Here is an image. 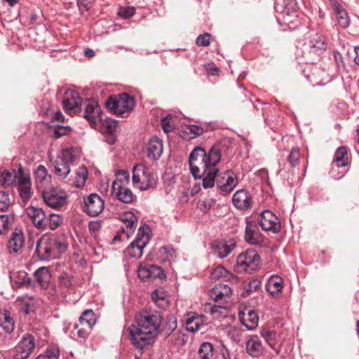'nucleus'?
I'll list each match as a JSON object with an SVG mask.
<instances>
[{
	"instance_id": "f257e3e1",
	"label": "nucleus",
	"mask_w": 359,
	"mask_h": 359,
	"mask_svg": "<svg viewBox=\"0 0 359 359\" xmlns=\"http://www.w3.org/2000/svg\"><path fill=\"white\" fill-rule=\"evenodd\" d=\"M162 320V315L157 311L144 309L136 314L128 330L131 344L140 354L154 343L160 333Z\"/></svg>"
},
{
	"instance_id": "f03ea898",
	"label": "nucleus",
	"mask_w": 359,
	"mask_h": 359,
	"mask_svg": "<svg viewBox=\"0 0 359 359\" xmlns=\"http://www.w3.org/2000/svg\"><path fill=\"white\" fill-rule=\"evenodd\" d=\"M222 158L221 144H214L207 151L201 147H196L190 153L189 163L195 179L204 178L212 172Z\"/></svg>"
},
{
	"instance_id": "7ed1b4c3",
	"label": "nucleus",
	"mask_w": 359,
	"mask_h": 359,
	"mask_svg": "<svg viewBox=\"0 0 359 359\" xmlns=\"http://www.w3.org/2000/svg\"><path fill=\"white\" fill-rule=\"evenodd\" d=\"M67 248L64 234H44L36 242V253L40 260L48 261L65 252Z\"/></svg>"
},
{
	"instance_id": "20e7f679",
	"label": "nucleus",
	"mask_w": 359,
	"mask_h": 359,
	"mask_svg": "<svg viewBox=\"0 0 359 359\" xmlns=\"http://www.w3.org/2000/svg\"><path fill=\"white\" fill-rule=\"evenodd\" d=\"M202 182L205 189L212 188L215 184L223 194H228L236 187L238 180L232 170L219 172L218 169L215 168L212 172L205 175Z\"/></svg>"
},
{
	"instance_id": "39448f33",
	"label": "nucleus",
	"mask_w": 359,
	"mask_h": 359,
	"mask_svg": "<svg viewBox=\"0 0 359 359\" xmlns=\"http://www.w3.org/2000/svg\"><path fill=\"white\" fill-rule=\"evenodd\" d=\"M85 104L83 117L91 125H97L100 123L106 128V132L113 133L116 131L117 123L110 118H104L100 106L95 100H88Z\"/></svg>"
},
{
	"instance_id": "423d86ee",
	"label": "nucleus",
	"mask_w": 359,
	"mask_h": 359,
	"mask_svg": "<svg viewBox=\"0 0 359 359\" xmlns=\"http://www.w3.org/2000/svg\"><path fill=\"white\" fill-rule=\"evenodd\" d=\"M326 48L327 43L323 35L316 32H309L306 34L302 45V52L311 63H313L314 59L323 54Z\"/></svg>"
},
{
	"instance_id": "0eeeda50",
	"label": "nucleus",
	"mask_w": 359,
	"mask_h": 359,
	"mask_svg": "<svg viewBox=\"0 0 359 359\" xmlns=\"http://www.w3.org/2000/svg\"><path fill=\"white\" fill-rule=\"evenodd\" d=\"M132 182L134 187L141 191L155 189L157 184V176L145 165L139 163L133 168Z\"/></svg>"
},
{
	"instance_id": "6e6552de",
	"label": "nucleus",
	"mask_w": 359,
	"mask_h": 359,
	"mask_svg": "<svg viewBox=\"0 0 359 359\" xmlns=\"http://www.w3.org/2000/svg\"><path fill=\"white\" fill-rule=\"evenodd\" d=\"M135 104L133 97L126 93L110 95L105 102L106 107L118 116L130 112L134 109Z\"/></svg>"
},
{
	"instance_id": "1a4fd4ad",
	"label": "nucleus",
	"mask_w": 359,
	"mask_h": 359,
	"mask_svg": "<svg viewBox=\"0 0 359 359\" xmlns=\"http://www.w3.org/2000/svg\"><path fill=\"white\" fill-rule=\"evenodd\" d=\"M260 264V257L257 252L254 250H247L237 257L234 270L238 273H251L256 271Z\"/></svg>"
},
{
	"instance_id": "9d476101",
	"label": "nucleus",
	"mask_w": 359,
	"mask_h": 359,
	"mask_svg": "<svg viewBox=\"0 0 359 359\" xmlns=\"http://www.w3.org/2000/svg\"><path fill=\"white\" fill-rule=\"evenodd\" d=\"M349 163L350 158L348 149L344 146L337 148L334 153L332 168L330 171L331 177L336 180L341 179L348 170L346 167Z\"/></svg>"
},
{
	"instance_id": "9b49d317",
	"label": "nucleus",
	"mask_w": 359,
	"mask_h": 359,
	"mask_svg": "<svg viewBox=\"0 0 359 359\" xmlns=\"http://www.w3.org/2000/svg\"><path fill=\"white\" fill-rule=\"evenodd\" d=\"M78 158L76 150L74 148L62 150L54 163V171L56 175L65 178L71 171V165Z\"/></svg>"
},
{
	"instance_id": "f8f14e48",
	"label": "nucleus",
	"mask_w": 359,
	"mask_h": 359,
	"mask_svg": "<svg viewBox=\"0 0 359 359\" xmlns=\"http://www.w3.org/2000/svg\"><path fill=\"white\" fill-rule=\"evenodd\" d=\"M42 197L44 203L53 209L61 208L67 201L65 192L57 187L44 189L42 191Z\"/></svg>"
},
{
	"instance_id": "ddd939ff",
	"label": "nucleus",
	"mask_w": 359,
	"mask_h": 359,
	"mask_svg": "<svg viewBox=\"0 0 359 359\" xmlns=\"http://www.w3.org/2000/svg\"><path fill=\"white\" fill-rule=\"evenodd\" d=\"M35 347V339L29 334H26L22 337L15 348L14 359H27Z\"/></svg>"
},
{
	"instance_id": "4468645a",
	"label": "nucleus",
	"mask_w": 359,
	"mask_h": 359,
	"mask_svg": "<svg viewBox=\"0 0 359 359\" xmlns=\"http://www.w3.org/2000/svg\"><path fill=\"white\" fill-rule=\"evenodd\" d=\"M104 206V201L97 194H91L83 198V210L89 216L99 215L102 212Z\"/></svg>"
},
{
	"instance_id": "2eb2a0df",
	"label": "nucleus",
	"mask_w": 359,
	"mask_h": 359,
	"mask_svg": "<svg viewBox=\"0 0 359 359\" xmlns=\"http://www.w3.org/2000/svg\"><path fill=\"white\" fill-rule=\"evenodd\" d=\"M236 246L233 239L215 240L211 243L210 248L212 254L219 259L228 257Z\"/></svg>"
},
{
	"instance_id": "dca6fc26",
	"label": "nucleus",
	"mask_w": 359,
	"mask_h": 359,
	"mask_svg": "<svg viewBox=\"0 0 359 359\" xmlns=\"http://www.w3.org/2000/svg\"><path fill=\"white\" fill-rule=\"evenodd\" d=\"M231 293L232 290L227 284L217 283L209 291V296L215 303L226 305Z\"/></svg>"
},
{
	"instance_id": "f3484780",
	"label": "nucleus",
	"mask_w": 359,
	"mask_h": 359,
	"mask_svg": "<svg viewBox=\"0 0 359 359\" xmlns=\"http://www.w3.org/2000/svg\"><path fill=\"white\" fill-rule=\"evenodd\" d=\"M258 224L264 231H270L274 233L280 231V222L278 218L271 211H264L258 219Z\"/></svg>"
},
{
	"instance_id": "a211bd4d",
	"label": "nucleus",
	"mask_w": 359,
	"mask_h": 359,
	"mask_svg": "<svg viewBox=\"0 0 359 359\" xmlns=\"http://www.w3.org/2000/svg\"><path fill=\"white\" fill-rule=\"evenodd\" d=\"M82 99L79 94L74 90H68L65 93L62 100V106L65 111L76 112L80 110Z\"/></svg>"
},
{
	"instance_id": "6ab92c4d",
	"label": "nucleus",
	"mask_w": 359,
	"mask_h": 359,
	"mask_svg": "<svg viewBox=\"0 0 359 359\" xmlns=\"http://www.w3.org/2000/svg\"><path fill=\"white\" fill-rule=\"evenodd\" d=\"M232 203L238 210H246L252 208V197L246 189H240L234 193Z\"/></svg>"
},
{
	"instance_id": "aec40b11",
	"label": "nucleus",
	"mask_w": 359,
	"mask_h": 359,
	"mask_svg": "<svg viewBox=\"0 0 359 359\" xmlns=\"http://www.w3.org/2000/svg\"><path fill=\"white\" fill-rule=\"evenodd\" d=\"M149 231L150 229L147 225L139 228L135 240L130 243L133 248H137V254L133 255L134 257H141L142 255L143 249L149 241Z\"/></svg>"
},
{
	"instance_id": "412c9836",
	"label": "nucleus",
	"mask_w": 359,
	"mask_h": 359,
	"mask_svg": "<svg viewBox=\"0 0 359 359\" xmlns=\"http://www.w3.org/2000/svg\"><path fill=\"white\" fill-rule=\"evenodd\" d=\"M26 212L37 229H46L47 216L42 208L30 205L26 209Z\"/></svg>"
},
{
	"instance_id": "4be33fe9",
	"label": "nucleus",
	"mask_w": 359,
	"mask_h": 359,
	"mask_svg": "<svg viewBox=\"0 0 359 359\" xmlns=\"http://www.w3.org/2000/svg\"><path fill=\"white\" fill-rule=\"evenodd\" d=\"M330 6L334 11L339 25L346 29L350 25V18L347 11L337 0H330Z\"/></svg>"
},
{
	"instance_id": "5701e85b",
	"label": "nucleus",
	"mask_w": 359,
	"mask_h": 359,
	"mask_svg": "<svg viewBox=\"0 0 359 359\" xmlns=\"http://www.w3.org/2000/svg\"><path fill=\"white\" fill-rule=\"evenodd\" d=\"M239 319L243 325L248 330H253L258 325V315L252 309H245L244 311L240 312Z\"/></svg>"
},
{
	"instance_id": "b1692460",
	"label": "nucleus",
	"mask_w": 359,
	"mask_h": 359,
	"mask_svg": "<svg viewBox=\"0 0 359 359\" xmlns=\"http://www.w3.org/2000/svg\"><path fill=\"white\" fill-rule=\"evenodd\" d=\"M118 181H114L111 187L112 193L116 195V198L124 203H132L134 198L132 191L126 186L118 187Z\"/></svg>"
},
{
	"instance_id": "393cba45",
	"label": "nucleus",
	"mask_w": 359,
	"mask_h": 359,
	"mask_svg": "<svg viewBox=\"0 0 359 359\" xmlns=\"http://www.w3.org/2000/svg\"><path fill=\"white\" fill-rule=\"evenodd\" d=\"M247 353L252 357L257 358L263 354L264 347L258 336L252 335L246 341Z\"/></svg>"
},
{
	"instance_id": "a878e982",
	"label": "nucleus",
	"mask_w": 359,
	"mask_h": 359,
	"mask_svg": "<svg viewBox=\"0 0 359 359\" xmlns=\"http://www.w3.org/2000/svg\"><path fill=\"white\" fill-rule=\"evenodd\" d=\"M147 149L149 158L158 160L163 153L162 141L156 137L151 138L147 145Z\"/></svg>"
},
{
	"instance_id": "bb28decb",
	"label": "nucleus",
	"mask_w": 359,
	"mask_h": 359,
	"mask_svg": "<svg viewBox=\"0 0 359 359\" xmlns=\"http://www.w3.org/2000/svg\"><path fill=\"white\" fill-rule=\"evenodd\" d=\"M186 330L190 332L194 333L199 330L203 325V320L196 313L190 312L187 313L182 320Z\"/></svg>"
},
{
	"instance_id": "cd10ccee",
	"label": "nucleus",
	"mask_w": 359,
	"mask_h": 359,
	"mask_svg": "<svg viewBox=\"0 0 359 359\" xmlns=\"http://www.w3.org/2000/svg\"><path fill=\"white\" fill-rule=\"evenodd\" d=\"M245 240L250 245H261L263 237L255 225L248 224L245 227Z\"/></svg>"
},
{
	"instance_id": "c85d7f7f",
	"label": "nucleus",
	"mask_w": 359,
	"mask_h": 359,
	"mask_svg": "<svg viewBox=\"0 0 359 359\" xmlns=\"http://www.w3.org/2000/svg\"><path fill=\"white\" fill-rule=\"evenodd\" d=\"M13 286L16 287H32L34 285L32 279L28 276L25 271H18L13 272L10 276Z\"/></svg>"
},
{
	"instance_id": "c756f323",
	"label": "nucleus",
	"mask_w": 359,
	"mask_h": 359,
	"mask_svg": "<svg viewBox=\"0 0 359 359\" xmlns=\"http://www.w3.org/2000/svg\"><path fill=\"white\" fill-rule=\"evenodd\" d=\"M24 236L21 231L13 232L8 240V249L10 252H18L24 245Z\"/></svg>"
},
{
	"instance_id": "7c9ffc66",
	"label": "nucleus",
	"mask_w": 359,
	"mask_h": 359,
	"mask_svg": "<svg viewBox=\"0 0 359 359\" xmlns=\"http://www.w3.org/2000/svg\"><path fill=\"white\" fill-rule=\"evenodd\" d=\"M283 280L278 276H272L266 284V290L273 297L278 295L283 289Z\"/></svg>"
},
{
	"instance_id": "2f4dec72",
	"label": "nucleus",
	"mask_w": 359,
	"mask_h": 359,
	"mask_svg": "<svg viewBox=\"0 0 359 359\" xmlns=\"http://www.w3.org/2000/svg\"><path fill=\"white\" fill-rule=\"evenodd\" d=\"M0 326L6 333H11L15 327V321L6 309H0Z\"/></svg>"
},
{
	"instance_id": "473e14b6",
	"label": "nucleus",
	"mask_w": 359,
	"mask_h": 359,
	"mask_svg": "<svg viewBox=\"0 0 359 359\" xmlns=\"http://www.w3.org/2000/svg\"><path fill=\"white\" fill-rule=\"evenodd\" d=\"M34 177L38 188L40 187L42 188L50 182L51 177L48 175L46 167L43 165H39L34 171Z\"/></svg>"
},
{
	"instance_id": "72a5a7b5",
	"label": "nucleus",
	"mask_w": 359,
	"mask_h": 359,
	"mask_svg": "<svg viewBox=\"0 0 359 359\" xmlns=\"http://www.w3.org/2000/svg\"><path fill=\"white\" fill-rule=\"evenodd\" d=\"M177 327V317L173 314H170L166 317L165 322L160 329V332L165 336H169L176 330Z\"/></svg>"
},
{
	"instance_id": "f704fd0d",
	"label": "nucleus",
	"mask_w": 359,
	"mask_h": 359,
	"mask_svg": "<svg viewBox=\"0 0 359 359\" xmlns=\"http://www.w3.org/2000/svg\"><path fill=\"white\" fill-rule=\"evenodd\" d=\"M17 172L14 169L4 170L0 176V184L4 187L15 185Z\"/></svg>"
},
{
	"instance_id": "c9c22d12",
	"label": "nucleus",
	"mask_w": 359,
	"mask_h": 359,
	"mask_svg": "<svg viewBox=\"0 0 359 359\" xmlns=\"http://www.w3.org/2000/svg\"><path fill=\"white\" fill-rule=\"evenodd\" d=\"M154 271H157V273L154 275L158 278L164 276L163 271L161 267L151 266L150 268H140L137 271V274L140 278L145 280L152 276Z\"/></svg>"
},
{
	"instance_id": "e433bc0d",
	"label": "nucleus",
	"mask_w": 359,
	"mask_h": 359,
	"mask_svg": "<svg viewBox=\"0 0 359 359\" xmlns=\"http://www.w3.org/2000/svg\"><path fill=\"white\" fill-rule=\"evenodd\" d=\"M215 347L210 342H203L198 350L199 359H212L214 355Z\"/></svg>"
},
{
	"instance_id": "4c0bfd02",
	"label": "nucleus",
	"mask_w": 359,
	"mask_h": 359,
	"mask_svg": "<svg viewBox=\"0 0 359 359\" xmlns=\"http://www.w3.org/2000/svg\"><path fill=\"white\" fill-rule=\"evenodd\" d=\"M34 276L41 287H46L48 285L50 274L47 268H39L34 271Z\"/></svg>"
},
{
	"instance_id": "58836bf2",
	"label": "nucleus",
	"mask_w": 359,
	"mask_h": 359,
	"mask_svg": "<svg viewBox=\"0 0 359 359\" xmlns=\"http://www.w3.org/2000/svg\"><path fill=\"white\" fill-rule=\"evenodd\" d=\"M88 172L86 167L81 166L79 168L74 180V184L78 188L83 187L88 178Z\"/></svg>"
},
{
	"instance_id": "ea45409f",
	"label": "nucleus",
	"mask_w": 359,
	"mask_h": 359,
	"mask_svg": "<svg viewBox=\"0 0 359 359\" xmlns=\"http://www.w3.org/2000/svg\"><path fill=\"white\" fill-rule=\"evenodd\" d=\"M81 324H86L89 328H92L95 324V313L93 310H86L79 318Z\"/></svg>"
},
{
	"instance_id": "a19ab883",
	"label": "nucleus",
	"mask_w": 359,
	"mask_h": 359,
	"mask_svg": "<svg viewBox=\"0 0 359 359\" xmlns=\"http://www.w3.org/2000/svg\"><path fill=\"white\" fill-rule=\"evenodd\" d=\"M226 305L220 304H207L205 306V311L210 313L214 318H219L221 316V310L226 309Z\"/></svg>"
},
{
	"instance_id": "79ce46f5",
	"label": "nucleus",
	"mask_w": 359,
	"mask_h": 359,
	"mask_svg": "<svg viewBox=\"0 0 359 359\" xmlns=\"http://www.w3.org/2000/svg\"><path fill=\"white\" fill-rule=\"evenodd\" d=\"M63 222V218L57 214H49L46 221V229L49 228L51 230L56 229Z\"/></svg>"
},
{
	"instance_id": "37998d69",
	"label": "nucleus",
	"mask_w": 359,
	"mask_h": 359,
	"mask_svg": "<svg viewBox=\"0 0 359 359\" xmlns=\"http://www.w3.org/2000/svg\"><path fill=\"white\" fill-rule=\"evenodd\" d=\"M215 359H231L229 350L222 341H219L215 349Z\"/></svg>"
},
{
	"instance_id": "c03bdc74",
	"label": "nucleus",
	"mask_w": 359,
	"mask_h": 359,
	"mask_svg": "<svg viewBox=\"0 0 359 359\" xmlns=\"http://www.w3.org/2000/svg\"><path fill=\"white\" fill-rule=\"evenodd\" d=\"M230 276L231 273L222 265L217 266L211 273V277L214 280L228 279Z\"/></svg>"
},
{
	"instance_id": "a18cd8bd",
	"label": "nucleus",
	"mask_w": 359,
	"mask_h": 359,
	"mask_svg": "<svg viewBox=\"0 0 359 359\" xmlns=\"http://www.w3.org/2000/svg\"><path fill=\"white\" fill-rule=\"evenodd\" d=\"M11 205V198L9 194L5 191H0V211H6Z\"/></svg>"
},
{
	"instance_id": "49530a36",
	"label": "nucleus",
	"mask_w": 359,
	"mask_h": 359,
	"mask_svg": "<svg viewBox=\"0 0 359 359\" xmlns=\"http://www.w3.org/2000/svg\"><path fill=\"white\" fill-rule=\"evenodd\" d=\"M300 150L299 148L292 147L290 150V154L287 156V160L292 167H296L299 163Z\"/></svg>"
},
{
	"instance_id": "de8ad7c7",
	"label": "nucleus",
	"mask_w": 359,
	"mask_h": 359,
	"mask_svg": "<svg viewBox=\"0 0 359 359\" xmlns=\"http://www.w3.org/2000/svg\"><path fill=\"white\" fill-rule=\"evenodd\" d=\"M116 175L118 177L114 181H118V187H123L129 183V172L124 170H118L116 171Z\"/></svg>"
},
{
	"instance_id": "09e8293b",
	"label": "nucleus",
	"mask_w": 359,
	"mask_h": 359,
	"mask_svg": "<svg viewBox=\"0 0 359 359\" xmlns=\"http://www.w3.org/2000/svg\"><path fill=\"white\" fill-rule=\"evenodd\" d=\"M19 195L23 201H27L32 196L31 184L18 187Z\"/></svg>"
},
{
	"instance_id": "8fccbe9b",
	"label": "nucleus",
	"mask_w": 359,
	"mask_h": 359,
	"mask_svg": "<svg viewBox=\"0 0 359 359\" xmlns=\"http://www.w3.org/2000/svg\"><path fill=\"white\" fill-rule=\"evenodd\" d=\"M185 132L190 135L189 137L191 139H193L198 136L201 135L203 133L204 130L201 126H198L196 125H191V126H188L185 128Z\"/></svg>"
},
{
	"instance_id": "3c124183",
	"label": "nucleus",
	"mask_w": 359,
	"mask_h": 359,
	"mask_svg": "<svg viewBox=\"0 0 359 359\" xmlns=\"http://www.w3.org/2000/svg\"><path fill=\"white\" fill-rule=\"evenodd\" d=\"M31 184L30 178L28 176H25L23 172L22 168L20 167L17 172L15 185L18 187Z\"/></svg>"
},
{
	"instance_id": "603ef678",
	"label": "nucleus",
	"mask_w": 359,
	"mask_h": 359,
	"mask_svg": "<svg viewBox=\"0 0 359 359\" xmlns=\"http://www.w3.org/2000/svg\"><path fill=\"white\" fill-rule=\"evenodd\" d=\"M135 13V8L133 6L121 7L117 13L118 15L123 19H128Z\"/></svg>"
},
{
	"instance_id": "864d4df0",
	"label": "nucleus",
	"mask_w": 359,
	"mask_h": 359,
	"mask_svg": "<svg viewBox=\"0 0 359 359\" xmlns=\"http://www.w3.org/2000/svg\"><path fill=\"white\" fill-rule=\"evenodd\" d=\"M215 204V201L213 198H209L205 200L199 201L198 206L203 212H207Z\"/></svg>"
},
{
	"instance_id": "5fc2aeb1",
	"label": "nucleus",
	"mask_w": 359,
	"mask_h": 359,
	"mask_svg": "<svg viewBox=\"0 0 359 359\" xmlns=\"http://www.w3.org/2000/svg\"><path fill=\"white\" fill-rule=\"evenodd\" d=\"M261 286V282L258 279L251 280L247 285L245 287V292L247 294H249L251 292H256L259 290Z\"/></svg>"
},
{
	"instance_id": "6e6d98bb",
	"label": "nucleus",
	"mask_w": 359,
	"mask_h": 359,
	"mask_svg": "<svg viewBox=\"0 0 359 359\" xmlns=\"http://www.w3.org/2000/svg\"><path fill=\"white\" fill-rule=\"evenodd\" d=\"M11 225V220L7 215H0V233H4Z\"/></svg>"
},
{
	"instance_id": "4d7b16f0",
	"label": "nucleus",
	"mask_w": 359,
	"mask_h": 359,
	"mask_svg": "<svg viewBox=\"0 0 359 359\" xmlns=\"http://www.w3.org/2000/svg\"><path fill=\"white\" fill-rule=\"evenodd\" d=\"M60 351L57 347L53 346L47 349L45 355H39V356H43L47 359H58Z\"/></svg>"
},
{
	"instance_id": "13d9d810",
	"label": "nucleus",
	"mask_w": 359,
	"mask_h": 359,
	"mask_svg": "<svg viewBox=\"0 0 359 359\" xmlns=\"http://www.w3.org/2000/svg\"><path fill=\"white\" fill-rule=\"evenodd\" d=\"M165 292L159 290H154L151 294L152 300L157 304L161 301H165Z\"/></svg>"
},
{
	"instance_id": "bf43d9fd",
	"label": "nucleus",
	"mask_w": 359,
	"mask_h": 359,
	"mask_svg": "<svg viewBox=\"0 0 359 359\" xmlns=\"http://www.w3.org/2000/svg\"><path fill=\"white\" fill-rule=\"evenodd\" d=\"M261 335L270 346H272L276 338L275 332L271 330H263L261 332Z\"/></svg>"
},
{
	"instance_id": "052dcab7",
	"label": "nucleus",
	"mask_w": 359,
	"mask_h": 359,
	"mask_svg": "<svg viewBox=\"0 0 359 359\" xmlns=\"http://www.w3.org/2000/svg\"><path fill=\"white\" fill-rule=\"evenodd\" d=\"M210 35L208 33L201 34L197 37L196 43L199 46H208L210 45Z\"/></svg>"
},
{
	"instance_id": "680f3d73",
	"label": "nucleus",
	"mask_w": 359,
	"mask_h": 359,
	"mask_svg": "<svg viewBox=\"0 0 359 359\" xmlns=\"http://www.w3.org/2000/svg\"><path fill=\"white\" fill-rule=\"evenodd\" d=\"M69 130V127L57 126L54 129L53 137L55 138H59L63 135H65Z\"/></svg>"
},
{
	"instance_id": "e2e57ef3",
	"label": "nucleus",
	"mask_w": 359,
	"mask_h": 359,
	"mask_svg": "<svg viewBox=\"0 0 359 359\" xmlns=\"http://www.w3.org/2000/svg\"><path fill=\"white\" fill-rule=\"evenodd\" d=\"M135 217L134 215H131L130 216V218H127L126 219V224L127 227L130 228V230H133L135 228Z\"/></svg>"
},
{
	"instance_id": "0e129e2a",
	"label": "nucleus",
	"mask_w": 359,
	"mask_h": 359,
	"mask_svg": "<svg viewBox=\"0 0 359 359\" xmlns=\"http://www.w3.org/2000/svg\"><path fill=\"white\" fill-rule=\"evenodd\" d=\"M161 124L163 129L165 132L168 133L171 130V126H169V121L168 117H164L161 120Z\"/></svg>"
},
{
	"instance_id": "69168bd1",
	"label": "nucleus",
	"mask_w": 359,
	"mask_h": 359,
	"mask_svg": "<svg viewBox=\"0 0 359 359\" xmlns=\"http://www.w3.org/2000/svg\"><path fill=\"white\" fill-rule=\"evenodd\" d=\"M176 342L175 344L179 345H183L185 343L184 336L181 333H177L175 334Z\"/></svg>"
},
{
	"instance_id": "338daca9",
	"label": "nucleus",
	"mask_w": 359,
	"mask_h": 359,
	"mask_svg": "<svg viewBox=\"0 0 359 359\" xmlns=\"http://www.w3.org/2000/svg\"><path fill=\"white\" fill-rule=\"evenodd\" d=\"M282 12L283 13H285L288 17L290 15L291 13H296V8L294 6H292L291 8L287 7V6H285L283 9Z\"/></svg>"
},
{
	"instance_id": "774afa93",
	"label": "nucleus",
	"mask_w": 359,
	"mask_h": 359,
	"mask_svg": "<svg viewBox=\"0 0 359 359\" xmlns=\"http://www.w3.org/2000/svg\"><path fill=\"white\" fill-rule=\"evenodd\" d=\"M77 335L82 339H86L88 336V332L86 330L81 328L77 330Z\"/></svg>"
}]
</instances>
